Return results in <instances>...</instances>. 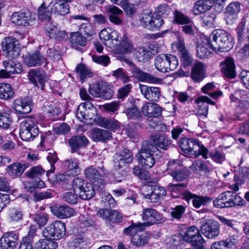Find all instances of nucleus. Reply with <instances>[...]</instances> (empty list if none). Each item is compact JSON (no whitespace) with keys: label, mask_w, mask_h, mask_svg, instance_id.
I'll use <instances>...</instances> for the list:
<instances>
[{"label":"nucleus","mask_w":249,"mask_h":249,"mask_svg":"<svg viewBox=\"0 0 249 249\" xmlns=\"http://www.w3.org/2000/svg\"><path fill=\"white\" fill-rule=\"evenodd\" d=\"M158 152L160 153L152 142L145 141L143 142L141 149L138 153L137 158L139 162L143 167L150 169L161 156Z\"/></svg>","instance_id":"obj_1"},{"label":"nucleus","mask_w":249,"mask_h":249,"mask_svg":"<svg viewBox=\"0 0 249 249\" xmlns=\"http://www.w3.org/2000/svg\"><path fill=\"white\" fill-rule=\"evenodd\" d=\"M210 46L212 49L219 52H227L233 47L232 39L230 34L221 29L214 30L210 36Z\"/></svg>","instance_id":"obj_2"},{"label":"nucleus","mask_w":249,"mask_h":249,"mask_svg":"<svg viewBox=\"0 0 249 249\" xmlns=\"http://www.w3.org/2000/svg\"><path fill=\"white\" fill-rule=\"evenodd\" d=\"M98 161L101 163V165L96 161L97 166L91 165L85 169L84 174L86 178L89 180L95 187L102 188L105 184L104 176L108 172L105 168L102 160L99 159Z\"/></svg>","instance_id":"obj_3"},{"label":"nucleus","mask_w":249,"mask_h":249,"mask_svg":"<svg viewBox=\"0 0 249 249\" xmlns=\"http://www.w3.org/2000/svg\"><path fill=\"white\" fill-rule=\"evenodd\" d=\"M66 232V225L60 220L53 221L43 231V235L53 240H58L64 237Z\"/></svg>","instance_id":"obj_4"},{"label":"nucleus","mask_w":249,"mask_h":249,"mask_svg":"<svg viewBox=\"0 0 249 249\" xmlns=\"http://www.w3.org/2000/svg\"><path fill=\"white\" fill-rule=\"evenodd\" d=\"M39 130L34 120L27 118L20 124L19 135L23 141H30L38 136Z\"/></svg>","instance_id":"obj_5"},{"label":"nucleus","mask_w":249,"mask_h":249,"mask_svg":"<svg viewBox=\"0 0 249 249\" xmlns=\"http://www.w3.org/2000/svg\"><path fill=\"white\" fill-rule=\"evenodd\" d=\"M142 194L150 202H156L163 199L166 191L162 187L156 185H145L141 188Z\"/></svg>","instance_id":"obj_6"},{"label":"nucleus","mask_w":249,"mask_h":249,"mask_svg":"<svg viewBox=\"0 0 249 249\" xmlns=\"http://www.w3.org/2000/svg\"><path fill=\"white\" fill-rule=\"evenodd\" d=\"M177 160L169 161L167 164V170L173 179L177 181H183L188 178L191 172L186 167H181Z\"/></svg>","instance_id":"obj_7"},{"label":"nucleus","mask_w":249,"mask_h":249,"mask_svg":"<svg viewBox=\"0 0 249 249\" xmlns=\"http://www.w3.org/2000/svg\"><path fill=\"white\" fill-rule=\"evenodd\" d=\"M120 60L124 61L128 65L129 67V70L139 81L155 83H158L161 80L160 79L154 77L150 74L142 71L138 68L132 61L124 57H121Z\"/></svg>","instance_id":"obj_8"},{"label":"nucleus","mask_w":249,"mask_h":249,"mask_svg":"<svg viewBox=\"0 0 249 249\" xmlns=\"http://www.w3.org/2000/svg\"><path fill=\"white\" fill-rule=\"evenodd\" d=\"M18 41L14 37H5L1 42L2 49L7 55L12 58L18 57L19 54Z\"/></svg>","instance_id":"obj_9"},{"label":"nucleus","mask_w":249,"mask_h":249,"mask_svg":"<svg viewBox=\"0 0 249 249\" xmlns=\"http://www.w3.org/2000/svg\"><path fill=\"white\" fill-rule=\"evenodd\" d=\"M99 37L106 46L110 48L117 45L119 41L118 33L110 28L102 30L99 33Z\"/></svg>","instance_id":"obj_10"},{"label":"nucleus","mask_w":249,"mask_h":249,"mask_svg":"<svg viewBox=\"0 0 249 249\" xmlns=\"http://www.w3.org/2000/svg\"><path fill=\"white\" fill-rule=\"evenodd\" d=\"M45 171L41 166L37 165L31 167L26 172L28 178L33 180V187L42 188L45 187V182L41 178L44 175Z\"/></svg>","instance_id":"obj_11"},{"label":"nucleus","mask_w":249,"mask_h":249,"mask_svg":"<svg viewBox=\"0 0 249 249\" xmlns=\"http://www.w3.org/2000/svg\"><path fill=\"white\" fill-rule=\"evenodd\" d=\"M183 199L188 202L192 199L193 206L196 209L207 206L213 200V198L208 196L194 194L189 191L184 193Z\"/></svg>","instance_id":"obj_12"},{"label":"nucleus","mask_w":249,"mask_h":249,"mask_svg":"<svg viewBox=\"0 0 249 249\" xmlns=\"http://www.w3.org/2000/svg\"><path fill=\"white\" fill-rule=\"evenodd\" d=\"M143 224L144 227L148 225L161 223L164 221L162 215L157 210L152 209H145L142 212Z\"/></svg>","instance_id":"obj_13"},{"label":"nucleus","mask_w":249,"mask_h":249,"mask_svg":"<svg viewBox=\"0 0 249 249\" xmlns=\"http://www.w3.org/2000/svg\"><path fill=\"white\" fill-rule=\"evenodd\" d=\"M178 145L185 153L193 155L199 149V141L193 138H182L178 142Z\"/></svg>","instance_id":"obj_14"},{"label":"nucleus","mask_w":249,"mask_h":249,"mask_svg":"<svg viewBox=\"0 0 249 249\" xmlns=\"http://www.w3.org/2000/svg\"><path fill=\"white\" fill-rule=\"evenodd\" d=\"M201 231L206 237L214 239L219 234V225L216 221L210 220L201 226Z\"/></svg>","instance_id":"obj_15"},{"label":"nucleus","mask_w":249,"mask_h":249,"mask_svg":"<svg viewBox=\"0 0 249 249\" xmlns=\"http://www.w3.org/2000/svg\"><path fill=\"white\" fill-rule=\"evenodd\" d=\"M233 191H227L218 196L216 199L213 201V206L217 208L222 209L232 207Z\"/></svg>","instance_id":"obj_16"},{"label":"nucleus","mask_w":249,"mask_h":249,"mask_svg":"<svg viewBox=\"0 0 249 249\" xmlns=\"http://www.w3.org/2000/svg\"><path fill=\"white\" fill-rule=\"evenodd\" d=\"M10 18L13 23L18 26H29L32 21L31 14L28 10L15 12Z\"/></svg>","instance_id":"obj_17"},{"label":"nucleus","mask_w":249,"mask_h":249,"mask_svg":"<svg viewBox=\"0 0 249 249\" xmlns=\"http://www.w3.org/2000/svg\"><path fill=\"white\" fill-rule=\"evenodd\" d=\"M240 10V4L237 1L231 2L226 7L224 18L227 24L232 25L234 23Z\"/></svg>","instance_id":"obj_18"},{"label":"nucleus","mask_w":249,"mask_h":249,"mask_svg":"<svg viewBox=\"0 0 249 249\" xmlns=\"http://www.w3.org/2000/svg\"><path fill=\"white\" fill-rule=\"evenodd\" d=\"M18 234L15 231L5 233L0 239L1 249H14L18 244Z\"/></svg>","instance_id":"obj_19"},{"label":"nucleus","mask_w":249,"mask_h":249,"mask_svg":"<svg viewBox=\"0 0 249 249\" xmlns=\"http://www.w3.org/2000/svg\"><path fill=\"white\" fill-rule=\"evenodd\" d=\"M53 214L60 219L71 217L75 215V212L67 205H54L50 207Z\"/></svg>","instance_id":"obj_20"},{"label":"nucleus","mask_w":249,"mask_h":249,"mask_svg":"<svg viewBox=\"0 0 249 249\" xmlns=\"http://www.w3.org/2000/svg\"><path fill=\"white\" fill-rule=\"evenodd\" d=\"M32 99L30 97L16 99L14 102V109L18 114H28L32 110Z\"/></svg>","instance_id":"obj_21"},{"label":"nucleus","mask_w":249,"mask_h":249,"mask_svg":"<svg viewBox=\"0 0 249 249\" xmlns=\"http://www.w3.org/2000/svg\"><path fill=\"white\" fill-rule=\"evenodd\" d=\"M24 63L29 67H37L43 64L46 66L48 64L47 59L38 51L25 55Z\"/></svg>","instance_id":"obj_22"},{"label":"nucleus","mask_w":249,"mask_h":249,"mask_svg":"<svg viewBox=\"0 0 249 249\" xmlns=\"http://www.w3.org/2000/svg\"><path fill=\"white\" fill-rule=\"evenodd\" d=\"M221 71L224 76L234 78L236 75L235 65L233 59L231 57L226 58L220 62Z\"/></svg>","instance_id":"obj_23"},{"label":"nucleus","mask_w":249,"mask_h":249,"mask_svg":"<svg viewBox=\"0 0 249 249\" xmlns=\"http://www.w3.org/2000/svg\"><path fill=\"white\" fill-rule=\"evenodd\" d=\"M139 87L141 93L147 100L157 102L160 99L161 92L159 88L149 87L142 84H140Z\"/></svg>","instance_id":"obj_24"},{"label":"nucleus","mask_w":249,"mask_h":249,"mask_svg":"<svg viewBox=\"0 0 249 249\" xmlns=\"http://www.w3.org/2000/svg\"><path fill=\"white\" fill-rule=\"evenodd\" d=\"M68 143L71 152L73 153L79 151L81 148L87 146L89 141L85 136L79 135L69 139Z\"/></svg>","instance_id":"obj_25"},{"label":"nucleus","mask_w":249,"mask_h":249,"mask_svg":"<svg viewBox=\"0 0 249 249\" xmlns=\"http://www.w3.org/2000/svg\"><path fill=\"white\" fill-rule=\"evenodd\" d=\"M176 46L180 56L182 65L184 67L190 65L192 63L193 59L191 55L186 50L184 41L179 40L176 43Z\"/></svg>","instance_id":"obj_26"},{"label":"nucleus","mask_w":249,"mask_h":249,"mask_svg":"<svg viewBox=\"0 0 249 249\" xmlns=\"http://www.w3.org/2000/svg\"><path fill=\"white\" fill-rule=\"evenodd\" d=\"M216 0H197L194 4L193 12L198 15L210 10L214 5Z\"/></svg>","instance_id":"obj_27"},{"label":"nucleus","mask_w":249,"mask_h":249,"mask_svg":"<svg viewBox=\"0 0 249 249\" xmlns=\"http://www.w3.org/2000/svg\"><path fill=\"white\" fill-rule=\"evenodd\" d=\"M109 21L115 24L120 25L123 22L121 16L123 12L121 9L114 5H109L106 9Z\"/></svg>","instance_id":"obj_28"},{"label":"nucleus","mask_w":249,"mask_h":249,"mask_svg":"<svg viewBox=\"0 0 249 249\" xmlns=\"http://www.w3.org/2000/svg\"><path fill=\"white\" fill-rule=\"evenodd\" d=\"M45 30L50 38H53L58 41H61L68 38V35L64 31L59 30L55 25L51 23H47L45 26Z\"/></svg>","instance_id":"obj_29"},{"label":"nucleus","mask_w":249,"mask_h":249,"mask_svg":"<svg viewBox=\"0 0 249 249\" xmlns=\"http://www.w3.org/2000/svg\"><path fill=\"white\" fill-rule=\"evenodd\" d=\"M151 139L153 142V144L156 148L159 147L164 150H166L170 147L172 141L165 134H157L151 136Z\"/></svg>","instance_id":"obj_30"},{"label":"nucleus","mask_w":249,"mask_h":249,"mask_svg":"<svg viewBox=\"0 0 249 249\" xmlns=\"http://www.w3.org/2000/svg\"><path fill=\"white\" fill-rule=\"evenodd\" d=\"M142 114L148 117L156 118L161 114V107L156 103H147L142 108Z\"/></svg>","instance_id":"obj_31"},{"label":"nucleus","mask_w":249,"mask_h":249,"mask_svg":"<svg viewBox=\"0 0 249 249\" xmlns=\"http://www.w3.org/2000/svg\"><path fill=\"white\" fill-rule=\"evenodd\" d=\"M29 165L28 163L22 164L20 162L13 163L7 167V173L13 178L20 177Z\"/></svg>","instance_id":"obj_32"},{"label":"nucleus","mask_w":249,"mask_h":249,"mask_svg":"<svg viewBox=\"0 0 249 249\" xmlns=\"http://www.w3.org/2000/svg\"><path fill=\"white\" fill-rule=\"evenodd\" d=\"M53 13L64 16L69 13V5L62 0H53L50 3Z\"/></svg>","instance_id":"obj_33"},{"label":"nucleus","mask_w":249,"mask_h":249,"mask_svg":"<svg viewBox=\"0 0 249 249\" xmlns=\"http://www.w3.org/2000/svg\"><path fill=\"white\" fill-rule=\"evenodd\" d=\"M96 122L99 126L112 131H115L120 127V123L113 119L99 117Z\"/></svg>","instance_id":"obj_34"},{"label":"nucleus","mask_w":249,"mask_h":249,"mask_svg":"<svg viewBox=\"0 0 249 249\" xmlns=\"http://www.w3.org/2000/svg\"><path fill=\"white\" fill-rule=\"evenodd\" d=\"M29 80L35 86L38 87V83L40 85L41 88L43 89L45 80L43 75L38 69H31L28 73Z\"/></svg>","instance_id":"obj_35"},{"label":"nucleus","mask_w":249,"mask_h":249,"mask_svg":"<svg viewBox=\"0 0 249 249\" xmlns=\"http://www.w3.org/2000/svg\"><path fill=\"white\" fill-rule=\"evenodd\" d=\"M53 13L52 8L50 3L47 6V2L44 1L42 4L38 9V18L42 21H48V23H51V15Z\"/></svg>","instance_id":"obj_36"},{"label":"nucleus","mask_w":249,"mask_h":249,"mask_svg":"<svg viewBox=\"0 0 249 249\" xmlns=\"http://www.w3.org/2000/svg\"><path fill=\"white\" fill-rule=\"evenodd\" d=\"M154 55L151 49L145 47H138L135 50V56L139 62H145Z\"/></svg>","instance_id":"obj_37"},{"label":"nucleus","mask_w":249,"mask_h":249,"mask_svg":"<svg viewBox=\"0 0 249 249\" xmlns=\"http://www.w3.org/2000/svg\"><path fill=\"white\" fill-rule=\"evenodd\" d=\"M172 22L173 24L183 25L191 23V19L182 11L176 9L173 12Z\"/></svg>","instance_id":"obj_38"},{"label":"nucleus","mask_w":249,"mask_h":249,"mask_svg":"<svg viewBox=\"0 0 249 249\" xmlns=\"http://www.w3.org/2000/svg\"><path fill=\"white\" fill-rule=\"evenodd\" d=\"M64 165L67 168L66 173L71 176L78 175L80 171L78 160L76 159H71L64 161Z\"/></svg>","instance_id":"obj_39"},{"label":"nucleus","mask_w":249,"mask_h":249,"mask_svg":"<svg viewBox=\"0 0 249 249\" xmlns=\"http://www.w3.org/2000/svg\"><path fill=\"white\" fill-rule=\"evenodd\" d=\"M91 135L93 140L95 142H105L111 138V132L98 128L94 129Z\"/></svg>","instance_id":"obj_40"},{"label":"nucleus","mask_w":249,"mask_h":249,"mask_svg":"<svg viewBox=\"0 0 249 249\" xmlns=\"http://www.w3.org/2000/svg\"><path fill=\"white\" fill-rule=\"evenodd\" d=\"M187 187L186 183H169L167 186L168 190L171 192V195L174 197H179L182 196L183 198V194L188 190H184L185 188Z\"/></svg>","instance_id":"obj_41"},{"label":"nucleus","mask_w":249,"mask_h":249,"mask_svg":"<svg viewBox=\"0 0 249 249\" xmlns=\"http://www.w3.org/2000/svg\"><path fill=\"white\" fill-rule=\"evenodd\" d=\"M249 22V17H244L242 18L240 22L238 24L236 29V33L237 35L238 44L241 45L243 42H246L247 41V37L245 36L244 28L246 24Z\"/></svg>","instance_id":"obj_42"},{"label":"nucleus","mask_w":249,"mask_h":249,"mask_svg":"<svg viewBox=\"0 0 249 249\" xmlns=\"http://www.w3.org/2000/svg\"><path fill=\"white\" fill-rule=\"evenodd\" d=\"M204 77V69L203 63L201 62L195 63L191 72L192 79L196 82H199L202 80Z\"/></svg>","instance_id":"obj_43"},{"label":"nucleus","mask_w":249,"mask_h":249,"mask_svg":"<svg viewBox=\"0 0 249 249\" xmlns=\"http://www.w3.org/2000/svg\"><path fill=\"white\" fill-rule=\"evenodd\" d=\"M11 111L9 109H2L0 111V127L7 129L12 123Z\"/></svg>","instance_id":"obj_44"},{"label":"nucleus","mask_w":249,"mask_h":249,"mask_svg":"<svg viewBox=\"0 0 249 249\" xmlns=\"http://www.w3.org/2000/svg\"><path fill=\"white\" fill-rule=\"evenodd\" d=\"M93 186V184L91 183L87 182L86 183L83 188L78 193L79 197L84 200L89 199L92 198L95 194Z\"/></svg>","instance_id":"obj_45"},{"label":"nucleus","mask_w":249,"mask_h":249,"mask_svg":"<svg viewBox=\"0 0 249 249\" xmlns=\"http://www.w3.org/2000/svg\"><path fill=\"white\" fill-rule=\"evenodd\" d=\"M133 46L128 38L124 35L119 45L116 47V51L119 54L128 53L131 52Z\"/></svg>","instance_id":"obj_46"},{"label":"nucleus","mask_w":249,"mask_h":249,"mask_svg":"<svg viewBox=\"0 0 249 249\" xmlns=\"http://www.w3.org/2000/svg\"><path fill=\"white\" fill-rule=\"evenodd\" d=\"M14 96V91L9 84L0 83V98L7 100L12 99Z\"/></svg>","instance_id":"obj_47"},{"label":"nucleus","mask_w":249,"mask_h":249,"mask_svg":"<svg viewBox=\"0 0 249 249\" xmlns=\"http://www.w3.org/2000/svg\"><path fill=\"white\" fill-rule=\"evenodd\" d=\"M99 98L105 100L110 99L113 95L114 91L111 85L107 82L100 83V91Z\"/></svg>","instance_id":"obj_48"},{"label":"nucleus","mask_w":249,"mask_h":249,"mask_svg":"<svg viewBox=\"0 0 249 249\" xmlns=\"http://www.w3.org/2000/svg\"><path fill=\"white\" fill-rule=\"evenodd\" d=\"M165 54H160L157 56L154 60V65L157 70L162 72H168V63Z\"/></svg>","instance_id":"obj_49"},{"label":"nucleus","mask_w":249,"mask_h":249,"mask_svg":"<svg viewBox=\"0 0 249 249\" xmlns=\"http://www.w3.org/2000/svg\"><path fill=\"white\" fill-rule=\"evenodd\" d=\"M210 46V41L207 42H202L198 44L196 48V55L200 59L207 58L211 55V52L208 48Z\"/></svg>","instance_id":"obj_50"},{"label":"nucleus","mask_w":249,"mask_h":249,"mask_svg":"<svg viewBox=\"0 0 249 249\" xmlns=\"http://www.w3.org/2000/svg\"><path fill=\"white\" fill-rule=\"evenodd\" d=\"M190 168L194 171H201L206 174H209L212 169L210 165L201 160H197L194 162Z\"/></svg>","instance_id":"obj_51"},{"label":"nucleus","mask_w":249,"mask_h":249,"mask_svg":"<svg viewBox=\"0 0 249 249\" xmlns=\"http://www.w3.org/2000/svg\"><path fill=\"white\" fill-rule=\"evenodd\" d=\"M70 41L72 47L76 49H77V45L84 46L87 43L86 38L78 32L71 33L70 36Z\"/></svg>","instance_id":"obj_52"},{"label":"nucleus","mask_w":249,"mask_h":249,"mask_svg":"<svg viewBox=\"0 0 249 249\" xmlns=\"http://www.w3.org/2000/svg\"><path fill=\"white\" fill-rule=\"evenodd\" d=\"M144 229V224L142 223H133L129 227L124 229V232L126 235L134 236L137 232L142 231Z\"/></svg>","instance_id":"obj_53"},{"label":"nucleus","mask_w":249,"mask_h":249,"mask_svg":"<svg viewBox=\"0 0 249 249\" xmlns=\"http://www.w3.org/2000/svg\"><path fill=\"white\" fill-rule=\"evenodd\" d=\"M76 71L80 75L82 81H84L87 77H91L93 76L90 70L83 64H80L76 67Z\"/></svg>","instance_id":"obj_54"},{"label":"nucleus","mask_w":249,"mask_h":249,"mask_svg":"<svg viewBox=\"0 0 249 249\" xmlns=\"http://www.w3.org/2000/svg\"><path fill=\"white\" fill-rule=\"evenodd\" d=\"M214 88L213 83H209L202 88L201 90L205 94L209 95L212 98L215 99L221 96L222 92L220 90L212 92Z\"/></svg>","instance_id":"obj_55"},{"label":"nucleus","mask_w":249,"mask_h":249,"mask_svg":"<svg viewBox=\"0 0 249 249\" xmlns=\"http://www.w3.org/2000/svg\"><path fill=\"white\" fill-rule=\"evenodd\" d=\"M234 180L240 185L244 184L246 181H249V170L247 168L240 169L238 174L234 176Z\"/></svg>","instance_id":"obj_56"},{"label":"nucleus","mask_w":249,"mask_h":249,"mask_svg":"<svg viewBox=\"0 0 249 249\" xmlns=\"http://www.w3.org/2000/svg\"><path fill=\"white\" fill-rule=\"evenodd\" d=\"M228 233L229 237L225 240L233 248L239 240L238 231L237 229L233 228V229H229Z\"/></svg>","instance_id":"obj_57"},{"label":"nucleus","mask_w":249,"mask_h":249,"mask_svg":"<svg viewBox=\"0 0 249 249\" xmlns=\"http://www.w3.org/2000/svg\"><path fill=\"white\" fill-rule=\"evenodd\" d=\"M201 18L204 26L211 27L215 24L216 16L214 13H207L203 15Z\"/></svg>","instance_id":"obj_58"},{"label":"nucleus","mask_w":249,"mask_h":249,"mask_svg":"<svg viewBox=\"0 0 249 249\" xmlns=\"http://www.w3.org/2000/svg\"><path fill=\"white\" fill-rule=\"evenodd\" d=\"M89 242L85 238H75L73 241L72 249H88L89 246Z\"/></svg>","instance_id":"obj_59"},{"label":"nucleus","mask_w":249,"mask_h":249,"mask_svg":"<svg viewBox=\"0 0 249 249\" xmlns=\"http://www.w3.org/2000/svg\"><path fill=\"white\" fill-rule=\"evenodd\" d=\"M166 61L168 63V70L169 71L175 70L178 66L179 63L178 58L170 54H165Z\"/></svg>","instance_id":"obj_60"},{"label":"nucleus","mask_w":249,"mask_h":249,"mask_svg":"<svg viewBox=\"0 0 249 249\" xmlns=\"http://www.w3.org/2000/svg\"><path fill=\"white\" fill-rule=\"evenodd\" d=\"M47 159L51 166V169L48 170L46 172V175L48 176L50 173H53L54 172L55 169L54 164L57 162L58 158L56 153L53 152L49 153L47 157Z\"/></svg>","instance_id":"obj_61"},{"label":"nucleus","mask_w":249,"mask_h":249,"mask_svg":"<svg viewBox=\"0 0 249 249\" xmlns=\"http://www.w3.org/2000/svg\"><path fill=\"white\" fill-rule=\"evenodd\" d=\"M33 218L39 226L43 227L47 224L49 219V216L46 213H36Z\"/></svg>","instance_id":"obj_62"},{"label":"nucleus","mask_w":249,"mask_h":249,"mask_svg":"<svg viewBox=\"0 0 249 249\" xmlns=\"http://www.w3.org/2000/svg\"><path fill=\"white\" fill-rule=\"evenodd\" d=\"M186 210V207L180 205H177L175 208L172 209L171 215L172 217L179 219L181 218Z\"/></svg>","instance_id":"obj_63"},{"label":"nucleus","mask_w":249,"mask_h":249,"mask_svg":"<svg viewBox=\"0 0 249 249\" xmlns=\"http://www.w3.org/2000/svg\"><path fill=\"white\" fill-rule=\"evenodd\" d=\"M23 213L20 209H12L9 213V218L11 221L18 222L21 220Z\"/></svg>","instance_id":"obj_64"}]
</instances>
